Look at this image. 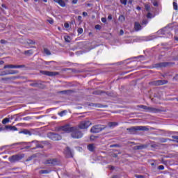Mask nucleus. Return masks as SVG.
I'll return each instance as SVG.
<instances>
[{
  "label": "nucleus",
  "instance_id": "nucleus-1",
  "mask_svg": "<svg viewBox=\"0 0 178 178\" xmlns=\"http://www.w3.org/2000/svg\"><path fill=\"white\" fill-rule=\"evenodd\" d=\"M60 130L65 133H72V138H81L83 133L76 127H71L70 124H66L60 127Z\"/></svg>",
  "mask_w": 178,
  "mask_h": 178
},
{
  "label": "nucleus",
  "instance_id": "nucleus-2",
  "mask_svg": "<svg viewBox=\"0 0 178 178\" xmlns=\"http://www.w3.org/2000/svg\"><path fill=\"white\" fill-rule=\"evenodd\" d=\"M127 131L129 134H137V131H148L149 129L145 126H136L127 128Z\"/></svg>",
  "mask_w": 178,
  "mask_h": 178
},
{
  "label": "nucleus",
  "instance_id": "nucleus-3",
  "mask_svg": "<svg viewBox=\"0 0 178 178\" xmlns=\"http://www.w3.org/2000/svg\"><path fill=\"white\" fill-rule=\"evenodd\" d=\"M44 144H45V141L39 142L33 140L30 143V145L25 147V149H29V148H31V150L33 151V149H37V148H44Z\"/></svg>",
  "mask_w": 178,
  "mask_h": 178
},
{
  "label": "nucleus",
  "instance_id": "nucleus-4",
  "mask_svg": "<svg viewBox=\"0 0 178 178\" xmlns=\"http://www.w3.org/2000/svg\"><path fill=\"white\" fill-rule=\"evenodd\" d=\"M106 129V125H102V124H97L90 129V133L97 134L100 133V131H102V130H105Z\"/></svg>",
  "mask_w": 178,
  "mask_h": 178
},
{
  "label": "nucleus",
  "instance_id": "nucleus-5",
  "mask_svg": "<svg viewBox=\"0 0 178 178\" xmlns=\"http://www.w3.org/2000/svg\"><path fill=\"white\" fill-rule=\"evenodd\" d=\"M139 108L144 109L146 112H151L152 113H159V112H161V109L159 108L149 107L145 105H140Z\"/></svg>",
  "mask_w": 178,
  "mask_h": 178
},
{
  "label": "nucleus",
  "instance_id": "nucleus-6",
  "mask_svg": "<svg viewBox=\"0 0 178 178\" xmlns=\"http://www.w3.org/2000/svg\"><path fill=\"white\" fill-rule=\"evenodd\" d=\"M24 158V154H15L10 156L8 160L11 163H15V162H18V161H22V159Z\"/></svg>",
  "mask_w": 178,
  "mask_h": 178
},
{
  "label": "nucleus",
  "instance_id": "nucleus-7",
  "mask_svg": "<svg viewBox=\"0 0 178 178\" xmlns=\"http://www.w3.org/2000/svg\"><path fill=\"white\" fill-rule=\"evenodd\" d=\"M31 87H34L35 88H41L44 90V88H47V83L44 82H42L41 81H35L31 83Z\"/></svg>",
  "mask_w": 178,
  "mask_h": 178
},
{
  "label": "nucleus",
  "instance_id": "nucleus-8",
  "mask_svg": "<svg viewBox=\"0 0 178 178\" xmlns=\"http://www.w3.org/2000/svg\"><path fill=\"white\" fill-rule=\"evenodd\" d=\"M47 137L50 138V140H53V141H59L60 140H62V136L54 132H49L47 134Z\"/></svg>",
  "mask_w": 178,
  "mask_h": 178
},
{
  "label": "nucleus",
  "instance_id": "nucleus-9",
  "mask_svg": "<svg viewBox=\"0 0 178 178\" xmlns=\"http://www.w3.org/2000/svg\"><path fill=\"white\" fill-rule=\"evenodd\" d=\"M172 63L163 62V63H159L154 65L153 67L156 69H162V67H168V66H170Z\"/></svg>",
  "mask_w": 178,
  "mask_h": 178
},
{
  "label": "nucleus",
  "instance_id": "nucleus-10",
  "mask_svg": "<svg viewBox=\"0 0 178 178\" xmlns=\"http://www.w3.org/2000/svg\"><path fill=\"white\" fill-rule=\"evenodd\" d=\"M1 129L0 131H17V127L12 125H6L5 127H0Z\"/></svg>",
  "mask_w": 178,
  "mask_h": 178
},
{
  "label": "nucleus",
  "instance_id": "nucleus-11",
  "mask_svg": "<svg viewBox=\"0 0 178 178\" xmlns=\"http://www.w3.org/2000/svg\"><path fill=\"white\" fill-rule=\"evenodd\" d=\"M26 67L24 65H6L3 67V69H23Z\"/></svg>",
  "mask_w": 178,
  "mask_h": 178
},
{
  "label": "nucleus",
  "instance_id": "nucleus-12",
  "mask_svg": "<svg viewBox=\"0 0 178 178\" xmlns=\"http://www.w3.org/2000/svg\"><path fill=\"white\" fill-rule=\"evenodd\" d=\"M90 126H91V122L85 120L80 122V124H79V128L84 130L88 127H90Z\"/></svg>",
  "mask_w": 178,
  "mask_h": 178
},
{
  "label": "nucleus",
  "instance_id": "nucleus-13",
  "mask_svg": "<svg viewBox=\"0 0 178 178\" xmlns=\"http://www.w3.org/2000/svg\"><path fill=\"white\" fill-rule=\"evenodd\" d=\"M40 73L44 76H49L51 77L59 75V72H58L40 71Z\"/></svg>",
  "mask_w": 178,
  "mask_h": 178
},
{
  "label": "nucleus",
  "instance_id": "nucleus-14",
  "mask_svg": "<svg viewBox=\"0 0 178 178\" xmlns=\"http://www.w3.org/2000/svg\"><path fill=\"white\" fill-rule=\"evenodd\" d=\"M152 86H163V84H168V81L166 80H157L154 81L150 83Z\"/></svg>",
  "mask_w": 178,
  "mask_h": 178
},
{
  "label": "nucleus",
  "instance_id": "nucleus-15",
  "mask_svg": "<svg viewBox=\"0 0 178 178\" xmlns=\"http://www.w3.org/2000/svg\"><path fill=\"white\" fill-rule=\"evenodd\" d=\"M56 159H49L44 161V165H48L49 166H54V165H56Z\"/></svg>",
  "mask_w": 178,
  "mask_h": 178
},
{
  "label": "nucleus",
  "instance_id": "nucleus-16",
  "mask_svg": "<svg viewBox=\"0 0 178 178\" xmlns=\"http://www.w3.org/2000/svg\"><path fill=\"white\" fill-rule=\"evenodd\" d=\"M64 154L65 155H66V156L67 158H72L73 157V154L72 153V149H70V147H67L64 151Z\"/></svg>",
  "mask_w": 178,
  "mask_h": 178
},
{
  "label": "nucleus",
  "instance_id": "nucleus-17",
  "mask_svg": "<svg viewBox=\"0 0 178 178\" xmlns=\"http://www.w3.org/2000/svg\"><path fill=\"white\" fill-rule=\"evenodd\" d=\"M88 106H92L94 108H108V106L106 105H102L101 104H94V103H90L88 104Z\"/></svg>",
  "mask_w": 178,
  "mask_h": 178
},
{
  "label": "nucleus",
  "instance_id": "nucleus-18",
  "mask_svg": "<svg viewBox=\"0 0 178 178\" xmlns=\"http://www.w3.org/2000/svg\"><path fill=\"white\" fill-rule=\"evenodd\" d=\"M119 123L116 122H108V126L110 127V129H113V127H116V126H118Z\"/></svg>",
  "mask_w": 178,
  "mask_h": 178
},
{
  "label": "nucleus",
  "instance_id": "nucleus-19",
  "mask_svg": "<svg viewBox=\"0 0 178 178\" xmlns=\"http://www.w3.org/2000/svg\"><path fill=\"white\" fill-rule=\"evenodd\" d=\"M54 1L56 3H58V5H60V6H62V8H65V6H66V3H65V1L63 0H54Z\"/></svg>",
  "mask_w": 178,
  "mask_h": 178
},
{
  "label": "nucleus",
  "instance_id": "nucleus-20",
  "mask_svg": "<svg viewBox=\"0 0 178 178\" xmlns=\"http://www.w3.org/2000/svg\"><path fill=\"white\" fill-rule=\"evenodd\" d=\"M88 149L90 152H94V151H95V144H89V145H88Z\"/></svg>",
  "mask_w": 178,
  "mask_h": 178
},
{
  "label": "nucleus",
  "instance_id": "nucleus-21",
  "mask_svg": "<svg viewBox=\"0 0 178 178\" xmlns=\"http://www.w3.org/2000/svg\"><path fill=\"white\" fill-rule=\"evenodd\" d=\"M134 29H135V31H140V30H141L142 29L141 24H140V23L138 22H135Z\"/></svg>",
  "mask_w": 178,
  "mask_h": 178
},
{
  "label": "nucleus",
  "instance_id": "nucleus-22",
  "mask_svg": "<svg viewBox=\"0 0 178 178\" xmlns=\"http://www.w3.org/2000/svg\"><path fill=\"white\" fill-rule=\"evenodd\" d=\"M17 73H19V71L17 70H11V72L1 74L0 76H8V74H17Z\"/></svg>",
  "mask_w": 178,
  "mask_h": 178
},
{
  "label": "nucleus",
  "instance_id": "nucleus-23",
  "mask_svg": "<svg viewBox=\"0 0 178 178\" xmlns=\"http://www.w3.org/2000/svg\"><path fill=\"white\" fill-rule=\"evenodd\" d=\"M148 145H140L136 146L135 148L136 149H145V148H147Z\"/></svg>",
  "mask_w": 178,
  "mask_h": 178
},
{
  "label": "nucleus",
  "instance_id": "nucleus-24",
  "mask_svg": "<svg viewBox=\"0 0 178 178\" xmlns=\"http://www.w3.org/2000/svg\"><path fill=\"white\" fill-rule=\"evenodd\" d=\"M19 133L22 134H26V136H31V132L27 129H24Z\"/></svg>",
  "mask_w": 178,
  "mask_h": 178
},
{
  "label": "nucleus",
  "instance_id": "nucleus-25",
  "mask_svg": "<svg viewBox=\"0 0 178 178\" xmlns=\"http://www.w3.org/2000/svg\"><path fill=\"white\" fill-rule=\"evenodd\" d=\"M39 173L40 175H48V173H51V170H41Z\"/></svg>",
  "mask_w": 178,
  "mask_h": 178
},
{
  "label": "nucleus",
  "instance_id": "nucleus-26",
  "mask_svg": "<svg viewBox=\"0 0 178 178\" xmlns=\"http://www.w3.org/2000/svg\"><path fill=\"white\" fill-rule=\"evenodd\" d=\"M72 90H61L58 92V94H62L63 95H67Z\"/></svg>",
  "mask_w": 178,
  "mask_h": 178
},
{
  "label": "nucleus",
  "instance_id": "nucleus-27",
  "mask_svg": "<svg viewBox=\"0 0 178 178\" xmlns=\"http://www.w3.org/2000/svg\"><path fill=\"white\" fill-rule=\"evenodd\" d=\"M93 94L95 95H102V94H105V92L102 90H96L93 92Z\"/></svg>",
  "mask_w": 178,
  "mask_h": 178
},
{
  "label": "nucleus",
  "instance_id": "nucleus-28",
  "mask_svg": "<svg viewBox=\"0 0 178 178\" xmlns=\"http://www.w3.org/2000/svg\"><path fill=\"white\" fill-rule=\"evenodd\" d=\"M9 122H10V119L6 118L2 120L1 123L2 124H7V123H9Z\"/></svg>",
  "mask_w": 178,
  "mask_h": 178
},
{
  "label": "nucleus",
  "instance_id": "nucleus-29",
  "mask_svg": "<svg viewBox=\"0 0 178 178\" xmlns=\"http://www.w3.org/2000/svg\"><path fill=\"white\" fill-rule=\"evenodd\" d=\"M26 44H29V45H34V44H35V42H34L33 40H31L30 39H28L26 40Z\"/></svg>",
  "mask_w": 178,
  "mask_h": 178
},
{
  "label": "nucleus",
  "instance_id": "nucleus-30",
  "mask_svg": "<svg viewBox=\"0 0 178 178\" xmlns=\"http://www.w3.org/2000/svg\"><path fill=\"white\" fill-rule=\"evenodd\" d=\"M64 39H65V42H70V41H71L70 36H69V35L64 36Z\"/></svg>",
  "mask_w": 178,
  "mask_h": 178
},
{
  "label": "nucleus",
  "instance_id": "nucleus-31",
  "mask_svg": "<svg viewBox=\"0 0 178 178\" xmlns=\"http://www.w3.org/2000/svg\"><path fill=\"white\" fill-rule=\"evenodd\" d=\"M24 54L28 56L33 55V50L25 51Z\"/></svg>",
  "mask_w": 178,
  "mask_h": 178
},
{
  "label": "nucleus",
  "instance_id": "nucleus-32",
  "mask_svg": "<svg viewBox=\"0 0 178 178\" xmlns=\"http://www.w3.org/2000/svg\"><path fill=\"white\" fill-rule=\"evenodd\" d=\"M44 52L46 54V55H51V51L47 48L44 49Z\"/></svg>",
  "mask_w": 178,
  "mask_h": 178
},
{
  "label": "nucleus",
  "instance_id": "nucleus-33",
  "mask_svg": "<svg viewBox=\"0 0 178 178\" xmlns=\"http://www.w3.org/2000/svg\"><path fill=\"white\" fill-rule=\"evenodd\" d=\"M172 138H173L174 140H171V141H175V143H178V136H172Z\"/></svg>",
  "mask_w": 178,
  "mask_h": 178
},
{
  "label": "nucleus",
  "instance_id": "nucleus-34",
  "mask_svg": "<svg viewBox=\"0 0 178 178\" xmlns=\"http://www.w3.org/2000/svg\"><path fill=\"white\" fill-rule=\"evenodd\" d=\"M118 20H120V22H124V20H126V19L124 18V17L123 15H120Z\"/></svg>",
  "mask_w": 178,
  "mask_h": 178
},
{
  "label": "nucleus",
  "instance_id": "nucleus-35",
  "mask_svg": "<svg viewBox=\"0 0 178 178\" xmlns=\"http://www.w3.org/2000/svg\"><path fill=\"white\" fill-rule=\"evenodd\" d=\"M15 79H17V77H16V76H13V77H11V78H9V77H6V78H3V79H2V80H15Z\"/></svg>",
  "mask_w": 178,
  "mask_h": 178
},
{
  "label": "nucleus",
  "instance_id": "nucleus-36",
  "mask_svg": "<svg viewBox=\"0 0 178 178\" xmlns=\"http://www.w3.org/2000/svg\"><path fill=\"white\" fill-rule=\"evenodd\" d=\"M145 8L147 12H149V10H151V7L148 4L145 5Z\"/></svg>",
  "mask_w": 178,
  "mask_h": 178
},
{
  "label": "nucleus",
  "instance_id": "nucleus-37",
  "mask_svg": "<svg viewBox=\"0 0 178 178\" xmlns=\"http://www.w3.org/2000/svg\"><path fill=\"white\" fill-rule=\"evenodd\" d=\"M173 8L175 10H177V3L173 2Z\"/></svg>",
  "mask_w": 178,
  "mask_h": 178
},
{
  "label": "nucleus",
  "instance_id": "nucleus-38",
  "mask_svg": "<svg viewBox=\"0 0 178 178\" xmlns=\"http://www.w3.org/2000/svg\"><path fill=\"white\" fill-rule=\"evenodd\" d=\"M120 3L122 5H127V0H120Z\"/></svg>",
  "mask_w": 178,
  "mask_h": 178
},
{
  "label": "nucleus",
  "instance_id": "nucleus-39",
  "mask_svg": "<svg viewBox=\"0 0 178 178\" xmlns=\"http://www.w3.org/2000/svg\"><path fill=\"white\" fill-rule=\"evenodd\" d=\"M136 178H145L143 175H135Z\"/></svg>",
  "mask_w": 178,
  "mask_h": 178
},
{
  "label": "nucleus",
  "instance_id": "nucleus-40",
  "mask_svg": "<svg viewBox=\"0 0 178 178\" xmlns=\"http://www.w3.org/2000/svg\"><path fill=\"white\" fill-rule=\"evenodd\" d=\"M79 34H83V29L82 28H79L77 30Z\"/></svg>",
  "mask_w": 178,
  "mask_h": 178
},
{
  "label": "nucleus",
  "instance_id": "nucleus-41",
  "mask_svg": "<svg viewBox=\"0 0 178 178\" xmlns=\"http://www.w3.org/2000/svg\"><path fill=\"white\" fill-rule=\"evenodd\" d=\"M158 169H159V170H163V169H165V166H163V165H159V166L158 167Z\"/></svg>",
  "mask_w": 178,
  "mask_h": 178
},
{
  "label": "nucleus",
  "instance_id": "nucleus-42",
  "mask_svg": "<svg viewBox=\"0 0 178 178\" xmlns=\"http://www.w3.org/2000/svg\"><path fill=\"white\" fill-rule=\"evenodd\" d=\"M95 27L96 30H101V26L99 24L96 25Z\"/></svg>",
  "mask_w": 178,
  "mask_h": 178
},
{
  "label": "nucleus",
  "instance_id": "nucleus-43",
  "mask_svg": "<svg viewBox=\"0 0 178 178\" xmlns=\"http://www.w3.org/2000/svg\"><path fill=\"white\" fill-rule=\"evenodd\" d=\"M64 27H65V29H69V27H70L69 24H68V23H65V24H64Z\"/></svg>",
  "mask_w": 178,
  "mask_h": 178
},
{
  "label": "nucleus",
  "instance_id": "nucleus-44",
  "mask_svg": "<svg viewBox=\"0 0 178 178\" xmlns=\"http://www.w3.org/2000/svg\"><path fill=\"white\" fill-rule=\"evenodd\" d=\"M47 22H49L50 24H54V19H48Z\"/></svg>",
  "mask_w": 178,
  "mask_h": 178
},
{
  "label": "nucleus",
  "instance_id": "nucleus-45",
  "mask_svg": "<svg viewBox=\"0 0 178 178\" xmlns=\"http://www.w3.org/2000/svg\"><path fill=\"white\" fill-rule=\"evenodd\" d=\"M64 113H65V111H61V112L58 113V115H59V116L62 117V116H63Z\"/></svg>",
  "mask_w": 178,
  "mask_h": 178
},
{
  "label": "nucleus",
  "instance_id": "nucleus-46",
  "mask_svg": "<svg viewBox=\"0 0 178 178\" xmlns=\"http://www.w3.org/2000/svg\"><path fill=\"white\" fill-rule=\"evenodd\" d=\"M148 23V21H147V19H144L143 22H142V24H147Z\"/></svg>",
  "mask_w": 178,
  "mask_h": 178
},
{
  "label": "nucleus",
  "instance_id": "nucleus-47",
  "mask_svg": "<svg viewBox=\"0 0 178 178\" xmlns=\"http://www.w3.org/2000/svg\"><path fill=\"white\" fill-rule=\"evenodd\" d=\"M102 23H106V18L102 17Z\"/></svg>",
  "mask_w": 178,
  "mask_h": 178
},
{
  "label": "nucleus",
  "instance_id": "nucleus-48",
  "mask_svg": "<svg viewBox=\"0 0 178 178\" xmlns=\"http://www.w3.org/2000/svg\"><path fill=\"white\" fill-rule=\"evenodd\" d=\"M151 16H152L151 13H148L147 15V17L148 19H151Z\"/></svg>",
  "mask_w": 178,
  "mask_h": 178
},
{
  "label": "nucleus",
  "instance_id": "nucleus-49",
  "mask_svg": "<svg viewBox=\"0 0 178 178\" xmlns=\"http://www.w3.org/2000/svg\"><path fill=\"white\" fill-rule=\"evenodd\" d=\"M82 15L84 17H86V16H88V13H87L86 12H83Z\"/></svg>",
  "mask_w": 178,
  "mask_h": 178
},
{
  "label": "nucleus",
  "instance_id": "nucleus-50",
  "mask_svg": "<svg viewBox=\"0 0 178 178\" xmlns=\"http://www.w3.org/2000/svg\"><path fill=\"white\" fill-rule=\"evenodd\" d=\"M79 0H72L73 5H76Z\"/></svg>",
  "mask_w": 178,
  "mask_h": 178
},
{
  "label": "nucleus",
  "instance_id": "nucleus-51",
  "mask_svg": "<svg viewBox=\"0 0 178 178\" xmlns=\"http://www.w3.org/2000/svg\"><path fill=\"white\" fill-rule=\"evenodd\" d=\"M174 80H176V81H178V74L174 76Z\"/></svg>",
  "mask_w": 178,
  "mask_h": 178
},
{
  "label": "nucleus",
  "instance_id": "nucleus-52",
  "mask_svg": "<svg viewBox=\"0 0 178 178\" xmlns=\"http://www.w3.org/2000/svg\"><path fill=\"white\" fill-rule=\"evenodd\" d=\"M120 35H123V34H124V31H123V30H120Z\"/></svg>",
  "mask_w": 178,
  "mask_h": 178
},
{
  "label": "nucleus",
  "instance_id": "nucleus-53",
  "mask_svg": "<svg viewBox=\"0 0 178 178\" xmlns=\"http://www.w3.org/2000/svg\"><path fill=\"white\" fill-rule=\"evenodd\" d=\"M1 44H6V40H1Z\"/></svg>",
  "mask_w": 178,
  "mask_h": 178
},
{
  "label": "nucleus",
  "instance_id": "nucleus-54",
  "mask_svg": "<svg viewBox=\"0 0 178 178\" xmlns=\"http://www.w3.org/2000/svg\"><path fill=\"white\" fill-rule=\"evenodd\" d=\"M106 94L108 97H113L112 93L106 92Z\"/></svg>",
  "mask_w": 178,
  "mask_h": 178
},
{
  "label": "nucleus",
  "instance_id": "nucleus-55",
  "mask_svg": "<svg viewBox=\"0 0 178 178\" xmlns=\"http://www.w3.org/2000/svg\"><path fill=\"white\" fill-rule=\"evenodd\" d=\"M5 73H11V70H10V71L3 72L1 73V74H5Z\"/></svg>",
  "mask_w": 178,
  "mask_h": 178
},
{
  "label": "nucleus",
  "instance_id": "nucleus-56",
  "mask_svg": "<svg viewBox=\"0 0 178 178\" xmlns=\"http://www.w3.org/2000/svg\"><path fill=\"white\" fill-rule=\"evenodd\" d=\"M20 144H22L21 143H16L13 144V145H20Z\"/></svg>",
  "mask_w": 178,
  "mask_h": 178
},
{
  "label": "nucleus",
  "instance_id": "nucleus-57",
  "mask_svg": "<svg viewBox=\"0 0 178 178\" xmlns=\"http://www.w3.org/2000/svg\"><path fill=\"white\" fill-rule=\"evenodd\" d=\"M108 20H112V15H108Z\"/></svg>",
  "mask_w": 178,
  "mask_h": 178
},
{
  "label": "nucleus",
  "instance_id": "nucleus-58",
  "mask_svg": "<svg viewBox=\"0 0 178 178\" xmlns=\"http://www.w3.org/2000/svg\"><path fill=\"white\" fill-rule=\"evenodd\" d=\"M168 140H169L170 141H172V140H170V139H164L163 140V143H166V141H168Z\"/></svg>",
  "mask_w": 178,
  "mask_h": 178
},
{
  "label": "nucleus",
  "instance_id": "nucleus-59",
  "mask_svg": "<svg viewBox=\"0 0 178 178\" xmlns=\"http://www.w3.org/2000/svg\"><path fill=\"white\" fill-rule=\"evenodd\" d=\"M23 119L24 120H29V119H30V117L24 118Z\"/></svg>",
  "mask_w": 178,
  "mask_h": 178
},
{
  "label": "nucleus",
  "instance_id": "nucleus-60",
  "mask_svg": "<svg viewBox=\"0 0 178 178\" xmlns=\"http://www.w3.org/2000/svg\"><path fill=\"white\" fill-rule=\"evenodd\" d=\"M3 63H5V61H3V60H0V65H3Z\"/></svg>",
  "mask_w": 178,
  "mask_h": 178
},
{
  "label": "nucleus",
  "instance_id": "nucleus-61",
  "mask_svg": "<svg viewBox=\"0 0 178 178\" xmlns=\"http://www.w3.org/2000/svg\"><path fill=\"white\" fill-rule=\"evenodd\" d=\"M136 9H137L138 10H141V7L138 6V7L136 8Z\"/></svg>",
  "mask_w": 178,
  "mask_h": 178
},
{
  "label": "nucleus",
  "instance_id": "nucleus-62",
  "mask_svg": "<svg viewBox=\"0 0 178 178\" xmlns=\"http://www.w3.org/2000/svg\"><path fill=\"white\" fill-rule=\"evenodd\" d=\"M128 3H130V4L133 3V1L129 0Z\"/></svg>",
  "mask_w": 178,
  "mask_h": 178
},
{
  "label": "nucleus",
  "instance_id": "nucleus-63",
  "mask_svg": "<svg viewBox=\"0 0 178 178\" xmlns=\"http://www.w3.org/2000/svg\"><path fill=\"white\" fill-rule=\"evenodd\" d=\"M168 31V28H164L163 29V31Z\"/></svg>",
  "mask_w": 178,
  "mask_h": 178
},
{
  "label": "nucleus",
  "instance_id": "nucleus-64",
  "mask_svg": "<svg viewBox=\"0 0 178 178\" xmlns=\"http://www.w3.org/2000/svg\"><path fill=\"white\" fill-rule=\"evenodd\" d=\"M79 20H81V16H78Z\"/></svg>",
  "mask_w": 178,
  "mask_h": 178
}]
</instances>
